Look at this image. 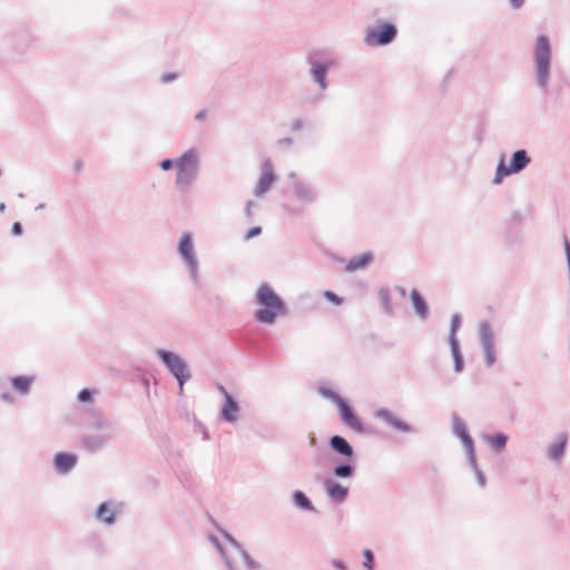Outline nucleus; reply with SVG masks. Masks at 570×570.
Listing matches in <instances>:
<instances>
[{
    "instance_id": "obj_52",
    "label": "nucleus",
    "mask_w": 570,
    "mask_h": 570,
    "mask_svg": "<svg viewBox=\"0 0 570 570\" xmlns=\"http://www.w3.org/2000/svg\"><path fill=\"white\" fill-rule=\"evenodd\" d=\"M200 428H202L203 439L205 441H208L210 439L208 430L203 424H200Z\"/></svg>"
},
{
    "instance_id": "obj_24",
    "label": "nucleus",
    "mask_w": 570,
    "mask_h": 570,
    "mask_svg": "<svg viewBox=\"0 0 570 570\" xmlns=\"http://www.w3.org/2000/svg\"><path fill=\"white\" fill-rule=\"evenodd\" d=\"M356 466L352 460L340 462L333 468V475L338 479H351L355 475Z\"/></svg>"
},
{
    "instance_id": "obj_51",
    "label": "nucleus",
    "mask_w": 570,
    "mask_h": 570,
    "mask_svg": "<svg viewBox=\"0 0 570 570\" xmlns=\"http://www.w3.org/2000/svg\"><path fill=\"white\" fill-rule=\"evenodd\" d=\"M253 207H254V202L247 200L246 205H245V214L247 217H250Z\"/></svg>"
},
{
    "instance_id": "obj_8",
    "label": "nucleus",
    "mask_w": 570,
    "mask_h": 570,
    "mask_svg": "<svg viewBox=\"0 0 570 570\" xmlns=\"http://www.w3.org/2000/svg\"><path fill=\"white\" fill-rule=\"evenodd\" d=\"M178 253L183 262L187 266L189 277L195 286H199L200 279L198 274V259L195 254L193 237L189 233H185L178 243Z\"/></svg>"
},
{
    "instance_id": "obj_4",
    "label": "nucleus",
    "mask_w": 570,
    "mask_h": 570,
    "mask_svg": "<svg viewBox=\"0 0 570 570\" xmlns=\"http://www.w3.org/2000/svg\"><path fill=\"white\" fill-rule=\"evenodd\" d=\"M306 63L312 81L318 92L323 94L328 88V71L336 65V60L323 50H313L306 56Z\"/></svg>"
},
{
    "instance_id": "obj_12",
    "label": "nucleus",
    "mask_w": 570,
    "mask_h": 570,
    "mask_svg": "<svg viewBox=\"0 0 570 570\" xmlns=\"http://www.w3.org/2000/svg\"><path fill=\"white\" fill-rule=\"evenodd\" d=\"M124 505L122 502L116 501L101 502L96 509L95 518L106 525H112L117 521V514L124 510Z\"/></svg>"
},
{
    "instance_id": "obj_9",
    "label": "nucleus",
    "mask_w": 570,
    "mask_h": 570,
    "mask_svg": "<svg viewBox=\"0 0 570 570\" xmlns=\"http://www.w3.org/2000/svg\"><path fill=\"white\" fill-rule=\"evenodd\" d=\"M396 36V26L392 22H384L379 28H368L364 42L371 47H384L392 43Z\"/></svg>"
},
{
    "instance_id": "obj_38",
    "label": "nucleus",
    "mask_w": 570,
    "mask_h": 570,
    "mask_svg": "<svg viewBox=\"0 0 570 570\" xmlns=\"http://www.w3.org/2000/svg\"><path fill=\"white\" fill-rule=\"evenodd\" d=\"M159 167L161 170L164 171H168L170 170L173 167H177V158L176 159H171V158H165L163 159L160 163H159Z\"/></svg>"
},
{
    "instance_id": "obj_23",
    "label": "nucleus",
    "mask_w": 570,
    "mask_h": 570,
    "mask_svg": "<svg viewBox=\"0 0 570 570\" xmlns=\"http://www.w3.org/2000/svg\"><path fill=\"white\" fill-rule=\"evenodd\" d=\"M12 389L21 396L28 395L31 390V385L35 382L32 375H18L10 380Z\"/></svg>"
},
{
    "instance_id": "obj_29",
    "label": "nucleus",
    "mask_w": 570,
    "mask_h": 570,
    "mask_svg": "<svg viewBox=\"0 0 570 570\" xmlns=\"http://www.w3.org/2000/svg\"><path fill=\"white\" fill-rule=\"evenodd\" d=\"M450 348H451V354L453 357L454 371L456 373H460V372H462V370L464 367V361H463V356L460 351V344L452 343V344H450Z\"/></svg>"
},
{
    "instance_id": "obj_37",
    "label": "nucleus",
    "mask_w": 570,
    "mask_h": 570,
    "mask_svg": "<svg viewBox=\"0 0 570 570\" xmlns=\"http://www.w3.org/2000/svg\"><path fill=\"white\" fill-rule=\"evenodd\" d=\"M38 41V37L32 33H28L27 37H20L17 39V45L19 47H29L31 43Z\"/></svg>"
},
{
    "instance_id": "obj_39",
    "label": "nucleus",
    "mask_w": 570,
    "mask_h": 570,
    "mask_svg": "<svg viewBox=\"0 0 570 570\" xmlns=\"http://www.w3.org/2000/svg\"><path fill=\"white\" fill-rule=\"evenodd\" d=\"M324 297L335 305H341L343 303V298L332 291H325Z\"/></svg>"
},
{
    "instance_id": "obj_50",
    "label": "nucleus",
    "mask_w": 570,
    "mask_h": 570,
    "mask_svg": "<svg viewBox=\"0 0 570 570\" xmlns=\"http://www.w3.org/2000/svg\"><path fill=\"white\" fill-rule=\"evenodd\" d=\"M207 117V110L206 109H202L199 110L196 115H195V120L197 121H203L205 120Z\"/></svg>"
},
{
    "instance_id": "obj_3",
    "label": "nucleus",
    "mask_w": 570,
    "mask_h": 570,
    "mask_svg": "<svg viewBox=\"0 0 570 570\" xmlns=\"http://www.w3.org/2000/svg\"><path fill=\"white\" fill-rule=\"evenodd\" d=\"M200 157L196 148H189L177 157L175 186L180 191H187L198 180Z\"/></svg>"
},
{
    "instance_id": "obj_42",
    "label": "nucleus",
    "mask_w": 570,
    "mask_h": 570,
    "mask_svg": "<svg viewBox=\"0 0 570 570\" xmlns=\"http://www.w3.org/2000/svg\"><path fill=\"white\" fill-rule=\"evenodd\" d=\"M262 234V227L259 226H255V227H252L247 230L246 235H245V238L246 239H250L253 237H256L258 235Z\"/></svg>"
},
{
    "instance_id": "obj_21",
    "label": "nucleus",
    "mask_w": 570,
    "mask_h": 570,
    "mask_svg": "<svg viewBox=\"0 0 570 570\" xmlns=\"http://www.w3.org/2000/svg\"><path fill=\"white\" fill-rule=\"evenodd\" d=\"M239 411L240 407L238 402L232 395H226V400H224V404L220 410L222 419L228 423H234L238 419Z\"/></svg>"
},
{
    "instance_id": "obj_5",
    "label": "nucleus",
    "mask_w": 570,
    "mask_h": 570,
    "mask_svg": "<svg viewBox=\"0 0 570 570\" xmlns=\"http://www.w3.org/2000/svg\"><path fill=\"white\" fill-rule=\"evenodd\" d=\"M317 392L324 399L336 404L342 422L357 433H365L366 429L362 421L357 417L352 406L331 387L318 384Z\"/></svg>"
},
{
    "instance_id": "obj_17",
    "label": "nucleus",
    "mask_w": 570,
    "mask_h": 570,
    "mask_svg": "<svg viewBox=\"0 0 570 570\" xmlns=\"http://www.w3.org/2000/svg\"><path fill=\"white\" fill-rule=\"evenodd\" d=\"M330 449L337 455L343 456L346 460H353L354 449L350 442L342 435H333L328 440Z\"/></svg>"
},
{
    "instance_id": "obj_33",
    "label": "nucleus",
    "mask_w": 570,
    "mask_h": 570,
    "mask_svg": "<svg viewBox=\"0 0 570 570\" xmlns=\"http://www.w3.org/2000/svg\"><path fill=\"white\" fill-rule=\"evenodd\" d=\"M239 554L248 570H259L261 569V564L257 561H255L245 549L242 550L239 552Z\"/></svg>"
},
{
    "instance_id": "obj_45",
    "label": "nucleus",
    "mask_w": 570,
    "mask_h": 570,
    "mask_svg": "<svg viewBox=\"0 0 570 570\" xmlns=\"http://www.w3.org/2000/svg\"><path fill=\"white\" fill-rule=\"evenodd\" d=\"M11 233L13 236H20L23 233V227H22L21 223H19V222L13 223V225L11 227Z\"/></svg>"
},
{
    "instance_id": "obj_10",
    "label": "nucleus",
    "mask_w": 570,
    "mask_h": 570,
    "mask_svg": "<svg viewBox=\"0 0 570 570\" xmlns=\"http://www.w3.org/2000/svg\"><path fill=\"white\" fill-rule=\"evenodd\" d=\"M288 179L292 180V194L297 202L312 205L317 200L318 191L311 183L301 179L296 173H289Z\"/></svg>"
},
{
    "instance_id": "obj_16",
    "label": "nucleus",
    "mask_w": 570,
    "mask_h": 570,
    "mask_svg": "<svg viewBox=\"0 0 570 570\" xmlns=\"http://www.w3.org/2000/svg\"><path fill=\"white\" fill-rule=\"evenodd\" d=\"M111 439L110 434L83 435L80 438L79 444L86 452L96 453L102 450Z\"/></svg>"
},
{
    "instance_id": "obj_1",
    "label": "nucleus",
    "mask_w": 570,
    "mask_h": 570,
    "mask_svg": "<svg viewBox=\"0 0 570 570\" xmlns=\"http://www.w3.org/2000/svg\"><path fill=\"white\" fill-rule=\"evenodd\" d=\"M256 302L262 308L255 311L254 317L262 324H274L278 315H286L285 302L274 292L269 284L264 283L256 292Z\"/></svg>"
},
{
    "instance_id": "obj_34",
    "label": "nucleus",
    "mask_w": 570,
    "mask_h": 570,
    "mask_svg": "<svg viewBox=\"0 0 570 570\" xmlns=\"http://www.w3.org/2000/svg\"><path fill=\"white\" fill-rule=\"evenodd\" d=\"M363 557H364L363 567L366 570H374L375 558H374L373 551L370 549H365L363 551Z\"/></svg>"
},
{
    "instance_id": "obj_19",
    "label": "nucleus",
    "mask_w": 570,
    "mask_h": 570,
    "mask_svg": "<svg viewBox=\"0 0 570 570\" xmlns=\"http://www.w3.org/2000/svg\"><path fill=\"white\" fill-rule=\"evenodd\" d=\"M77 455L66 452H58L53 459L55 470L59 474L69 473L77 464Z\"/></svg>"
},
{
    "instance_id": "obj_30",
    "label": "nucleus",
    "mask_w": 570,
    "mask_h": 570,
    "mask_svg": "<svg viewBox=\"0 0 570 570\" xmlns=\"http://www.w3.org/2000/svg\"><path fill=\"white\" fill-rule=\"evenodd\" d=\"M468 462H469V465L471 466V469L474 472V475L476 478L478 484L481 488L485 487L487 478H485L484 473L481 471V469L478 465L476 458H475V452H473V459H471V456H468Z\"/></svg>"
},
{
    "instance_id": "obj_22",
    "label": "nucleus",
    "mask_w": 570,
    "mask_h": 570,
    "mask_svg": "<svg viewBox=\"0 0 570 570\" xmlns=\"http://www.w3.org/2000/svg\"><path fill=\"white\" fill-rule=\"evenodd\" d=\"M568 442L567 433H561L558 435V440L549 445L548 448V456L551 461L559 462L564 455L566 445Z\"/></svg>"
},
{
    "instance_id": "obj_43",
    "label": "nucleus",
    "mask_w": 570,
    "mask_h": 570,
    "mask_svg": "<svg viewBox=\"0 0 570 570\" xmlns=\"http://www.w3.org/2000/svg\"><path fill=\"white\" fill-rule=\"evenodd\" d=\"M210 541L213 542V544L219 552L220 557H225V554H227L225 548L223 547V544L219 542V540L216 537H212Z\"/></svg>"
},
{
    "instance_id": "obj_11",
    "label": "nucleus",
    "mask_w": 570,
    "mask_h": 570,
    "mask_svg": "<svg viewBox=\"0 0 570 570\" xmlns=\"http://www.w3.org/2000/svg\"><path fill=\"white\" fill-rule=\"evenodd\" d=\"M479 341L484 354V364L488 367L494 365L497 355L494 351V333L489 322L483 321L479 324Z\"/></svg>"
},
{
    "instance_id": "obj_56",
    "label": "nucleus",
    "mask_w": 570,
    "mask_h": 570,
    "mask_svg": "<svg viewBox=\"0 0 570 570\" xmlns=\"http://www.w3.org/2000/svg\"><path fill=\"white\" fill-rule=\"evenodd\" d=\"M4 209H6V205L3 203H1L0 204V212L2 213V212H4Z\"/></svg>"
},
{
    "instance_id": "obj_18",
    "label": "nucleus",
    "mask_w": 570,
    "mask_h": 570,
    "mask_svg": "<svg viewBox=\"0 0 570 570\" xmlns=\"http://www.w3.org/2000/svg\"><path fill=\"white\" fill-rule=\"evenodd\" d=\"M324 490L327 498L335 503H342L348 497V488L331 479L324 481Z\"/></svg>"
},
{
    "instance_id": "obj_48",
    "label": "nucleus",
    "mask_w": 570,
    "mask_h": 570,
    "mask_svg": "<svg viewBox=\"0 0 570 570\" xmlns=\"http://www.w3.org/2000/svg\"><path fill=\"white\" fill-rule=\"evenodd\" d=\"M332 566L337 570H346L347 569L345 563L338 559H333Z\"/></svg>"
},
{
    "instance_id": "obj_25",
    "label": "nucleus",
    "mask_w": 570,
    "mask_h": 570,
    "mask_svg": "<svg viewBox=\"0 0 570 570\" xmlns=\"http://www.w3.org/2000/svg\"><path fill=\"white\" fill-rule=\"evenodd\" d=\"M373 261V254L371 252L363 253L357 256H353L350 258L345 266L346 272H355L361 268H364Z\"/></svg>"
},
{
    "instance_id": "obj_7",
    "label": "nucleus",
    "mask_w": 570,
    "mask_h": 570,
    "mask_svg": "<svg viewBox=\"0 0 570 570\" xmlns=\"http://www.w3.org/2000/svg\"><path fill=\"white\" fill-rule=\"evenodd\" d=\"M531 163V158L525 149H519L511 155L510 164L505 165L504 157L502 156L498 166L493 184H500L503 177L518 174L525 169Z\"/></svg>"
},
{
    "instance_id": "obj_35",
    "label": "nucleus",
    "mask_w": 570,
    "mask_h": 570,
    "mask_svg": "<svg viewBox=\"0 0 570 570\" xmlns=\"http://www.w3.org/2000/svg\"><path fill=\"white\" fill-rule=\"evenodd\" d=\"M220 533L223 535V538L230 544L233 546L238 552H240L242 550H244L242 543L236 540L229 532L225 531V530H220Z\"/></svg>"
},
{
    "instance_id": "obj_13",
    "label": "nucleus",
    "mask_w": 570,
    "mask_h": 570,
    "mask_svg": "<svg viewBox=\"0 0 570 570\" xmlns=\"http://www.w3.org/2000/svg\"><path fill=\"white\" fill-rule=\"evenodd\" d=\"M276 181V175L274 173L273 161L269 158H265L262 163V175L255 186L254 194L257 197L266 194L273 184Z\"/></svg>"
},
{
    "instance_id": "obj_27",
    "label": "nucleus",
    "mask_w": 570,
    "mask_h": 570,
    "mask_svg": "<svg viewBox=\"0 0 570 570\" xmlns=\"http://www.w3.org/2000/svg\"><path fill=\"white\" fill-rule=\"evenodd\" d=\"M411 301L414 308L415 314L421 318H426L429 314V307L423 298V296L419 293V291L413 289L411 292Z\"/></svg>"
},
{
    "instance_id": "obj_14",
    "label": "nucleus",
    "mask_w": 570,
    "mask_h": 570,
    "mask_svg": "<svg viewBox=\"0 0 570 570\" xmlns=\"http://www.w3.org/2000/svg\"><path fill=\"white\" fill-rule=\"evenodd\" d=\"M374 417L382 420L389 426L402 433H416V429L399 419L392 411L380 407L374 412Z\"/></svg>"
},
{
    "instance_id": "obj_46",
    "label": "nucleus",
    "mask_w": 570,
    "mask_h": 570,
    "mask_svg": "<svg viewBox=\"0 0 570 570\" xmlns=\"http://www.w3.org/2000/svg\"><path fill=\"white\" fill-rule=\"evenodd\" d=\"M294 140L293 138L291 137H285V138H281L278 141H277V145L281 147V148H284V147H291L293 145Z\"/></svg>"
},
{
    "instance_id": "obj_28",
    "label": "nucleus",
    "mask_w": 570,
    "mask_h": 570,
    "mask_svg": "<svg viewBox=\"0 0 570 570\" xmlns=\"http://www.w3.org/2000/svg\"><path fill=\"white\" fill-rule=\"evenodd\" d=\"M488 444L495 452H501L507 446L508 436L504 433H495L487 436Z\"/></svg>"
},
{
    "instance_id": "obj_6",
    "label": "nucleus",
    "mask_w": 570,
    "mask_h": 570,
    "mask_svg": "<svg viewBox=\"0 0 570 570\" xmlns=\"http://www.w3.org/2000/svg\"><path fill=\"white\" fill-rule=\"evenodd\" d=\"M155 354L158 356L165 368L173 375L183 393L184 385L191 379V373L186 361L173 351L157 348Z\"/></svg>"
},
{
    "instance_id": "obj_20",
    "label": "nucleus",
    "mask_w": 570,
    "mask_h": 570,
    "mask_svg": "<svg viewBox=\"0 0 570 570\" xmlns=\"http://www.w3.org/2000/svg\"><path fill=\"white\" fill-rule=\"evenodd\" d=\"M89 426L95 430L102 431V434L115 435L116 425L110 420L106 419L100 412L92 411Z\"/></svg>"
},
{
    "instance_id": "obj_49",
    "label": "nucleus",
    "mask_w": 570,
    "mask_h": 570,
    "mask_svg": "<svg viewBox=\"0 0 570 570\" xmlns=\"http://www.w3.org/2000/svg\"><path fill=\"white\" fill-rule=\"evenodd\" d=\"M223 560H224V563L227 568V570H236V567L234 566L233 561L230 560V558L225 554V557H222Z\"/></svg>"
},
{
    "instance_id": "obj_41",
    "label": "nucleus",
    "mask_w": 570,
    "mask_h": 570,
    "mask_svg": "<svg viewBox=\"0 0 570 570\" xmlns=\"http://www.w3.org/2000/svg\"><path fill=\"white\" fill-rule=\"evenodd\" d=\"M0 400L6 403V404H13L14 402V397L13 395L7 391V390H3L1 393H0Z\"/></svg>"
},
{
    "instance_id": "obj_15",
    "label": "nucleus",
    "mask_w": 570,
    "mask_h": 570,
    "mask_svg": "<svg viewBox=\"0 0 570 570\" xmlns=\"http://www.w3.org/2000/svg\"><path fill=\"white\" fill-rule=\"evenodd\" d=\"M452 425L454 435L461 440L466 450V455L473 459L474 442L468 432L464 421L456 413L452 414Z\"/></svg>"
},
{
    "instance_id": "obj_40",
    "label": "nucleus",
    "mask_w": 570,
    "mask_h": 570,
    "mask_svg": "<svg viewBox=\"0 0 570 570\" xmlns=\"http://www.w3.org/2000/svg\"><path fill=\"white\" fill-rule=\"evenodd\" d=\"M177 78H178V73H176V72H165L160 77V82L168 83V82L176 80Z\"/></svg>"
},
{
    "instance_id": "obj_26",
    "label": "nucleus",
    "mask_w": 570,
    "mask_h": 570,
    "mask_svg": "<svg viewBox=\"0 0 570 570\" xmlns=\"http://www.w3.org/2000/svg\"><path fill=\"white\" fill-rule=\"evenodd\" d=\"M292 502L299 510L306 512H316V509L309 498L301 490H295L292 493Z\"/></svg>"
},
{
    "instance_id": "obj_55",
    "label": "nucleus",
    "mask_w": 570,
    "mask_h": 570,
    "mask_svg": "<svg viewBox=\"0 0 570 570\" xmlns=\"http://www.w3.org/2000/svg\"><path fill=\"white\" fill-rule=\"evenodd\" d=\"M45 204H39L38 206H36V210H41L45 208Z\"/></svg>"
},
{
    "instance_id": "obj_57",
    "label": "nucleus",
    "mask_w": 570,
    "mask_h": 570,
    "mask_svg": "<svg viewBox=\"0 0 570 570\" xmlns=\"http://www.w3.org/2000/svg\"><path fill=\"white\" fill-rule=\"evenodd\" d=\"M81 166H82V163H77V164H76V170L80 169V168H81Z\"/></svg>"
},
{
    "instance_id": "obj_32",
    "label": "nucleus",
    "mask_w": 570,
    "mask_h": 570,
    "mask_svg": "<svg viewBox=\"0 0 570 570\" xmlns=\"http://www.w3.org/2000/svg\"><path fill=\"white\" fill-rule=\"evenodd\" d=\"M380 303L384 309V312L389 315H392V308L390 306V292L386 288H382L379 292Z\"/></svg>"
},
{
    "instance_id": "obj_47",
    "label": "nucleus",
    "mask_w": 570,
    "mask_h": 570,
    "mask_svg": "<svg viewBox=\"0 0 570 570\" xmlns=\"http://www.w3.org/2000/svg\"><path fill=\"white\" fill-rule=\"evenodd\" d=\"M508 1H509L510 7L513 10L521 9L523 7V4L525 3V0H508Z\"/></svg>"
},
{
    "instance_id": "obj_53",
    "label": "nucleus",
    "mask_w": 570,
    "mask_h": 570,
    "mask_svg": "<svg viewBox=\"0 0 570 570\" xmlns=\"http://www.w3.org/2000/svg\"><path fill=\"white\" fill-rule=\"evenodd\" d=\"M218 391L222 393V395L224 396V400H226V395H230L227 390L223 386V385H218Z\"/></svg>"
},
{
    "instance_id": "obj_54",
    "label": "nucleus",
    "mask_w": 570,
    "mask_h": 570,
    "mask_svg": "<svg viewBox=\"0 0 570 570\" xmlns=\"http://www.w3.org/2000/svg\"><path fill=\"white\" fill-rule=\"evenodd\" d=\"M7 387V382L3 377H0V390H6Z\"/></svg>"
},
{
    "instance_id": "obj_31",
    "label": "nucleus",
    "mask_w": 570,
    "mask_h": 570,
    "mask_svg": "<svg viewBox=\"0 0 570 570\" xmlns=\"http://www.w3.org/2000/svg\"><path fill=\"white\" fill-rule=\"evenodd\" d=\"M462 323L461 315L455 313L451 317V324H450V333H449V344L452 343H459L456 338V332L460 328Z\"/></svg>"
},
{
    "instance_id": "obj_58",
    "label": "nucleus",
    "mask_w": 570,
    "mask_h": 570,
    "mask_svg": "<svg viewBox=\"0 0 570 570\" xmlns=\"http://www.w3.org/2000/svg\"><path fill=\"white\" fill-rule=\"evenodd\" d=\"M18 197H19V198H24V194H23V193H19V194H18Z\"/></svg>"
},
{
    "instance_id": "obj_44",
    "label": "nucleus",
    "mask_w": 570,
    "mask_h": 570,
    "mask_svg": "<svg viewBox=\"0 0 570 570\" xmlns=\"http://www.w3.org/2000/svg\"><path fill=\"white\" fill-rule=\"evenodd\" d=\"M304 128V121L301 118H297L292 121L291 124V130L292 131H299Z\"/></svg>"
},
{
    "instance_id": "obj_36",
    "label": "nucleus",
    "mask_w": 570,
    "mask_h": 570,
    "mask_svg": "<svg viewBox=\"0 0 570 570\" xmlns=\"http://www.w3.org/2000/svg\"><path fill=\"white\" fill-rule=\"evenodd\" d=\"M96 393L95 390H89V389H82L78 395H77V400L78 402L80 403H87L89 401H91L92 399V395Z\"/></svg>"
},
{
    "instance_id": "obj_2",
    "label": "nucleus",
    "mask_w": 570,
    "mask_h": 570,
    "mask_svg": "<svg viewBox=\"0 0 570 570\" xmlns=\"http://www.w3.org/2000/svg\"><path fill=\"white\" fill-rule=\"evenodd\" d=\"M532 60L537 86L542 92H547L552 62V49L548 36L539 35L537 37L532 51Z\"/></svg>"
}]
</instances>
